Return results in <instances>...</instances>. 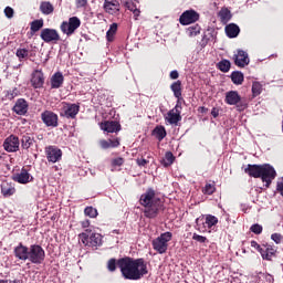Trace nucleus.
Here are the masks:
<instances>
[{
	"instance_id": "4d7b16f0",
	"label": "nucleus",
	"mask_w": 283,
	"mask_h": 283,
	"mask_svg": "<svg viewBox=\"0 0 283 283\" xmlns=\"http://www.w3.org/2000/svg\"><path fill=\"white\" fill-rule=\"evenodd\" d=\"M81 227L82 229H87L90 227V220H84V221H81Z\"/></svg>"
},
{
	"instance_id": "603ef678",
	"label": "nucleus",
	"mask_w": 283,
	"mask_h": 283,
	"mask_svg": "<svg viewBox=\"0 0 283 283\" xmlns=\"http://www.w3.org/2000/svg\"><path fill=\"white\" fill-rule=\"evenodd\" d=\"M271 238L275 242V244H280V242H282V234L280 233H273Z\"/></svg>"
},
{
	"instance_id": "39448f33",
	"label": "nucleus",
	"mask_w": 283,
	"mask_h": 283,
	"mask_svg": "<svg viewBox=\"0 0 283 283\" xmlns=\"http://www.w3.org/2000/svg\"><path fill=\"white\" fill-rule=\"evenodd\" d=\"M81 28V19L77 17H72L69 19V21H64L61 24V31L63 34H66V36H72L76 30Z\"/></svg>"
},
{
	"instance_id": "6e6552de",
	"label": "nucleus",
	"mask_w": 283,
	"mask_h": 283,
	"mask_svg": "<svg viewBox=\"0 0 283 283\" xmlns=\"http://www.w3.org/2000/svg\"><path fill=\"white\" fill-rule=\"evenodd\" d=\"M181 109H182V106L180 105V102L178 101L176 106L166 114L165 120L169 125H178V123H180V120H182V116L180 115Z\"/></svg>"
},
{
	"instance_id": "5701e85b",
	"label": "nucleus",
	"mask_w": 283,
	"mask_h": 283,
	"mask_svg": "<svg viewBox=\"0 0 283 283\" xmlns=\"http://www.w3.org/2000/svg\"><path fill=\"white\" fill-rule=\"evenodd\" d=\"M240 101H242V97L238 94V91H229L226 93V103L228 105H238Z\"/></svg>"
},
{
	"instance_id": "72a5a7b5",
	"label": "nucleus",
	"mask_w": 283,
	"mask_h": 283,
	"mask_svg": "<svg viewBox=\"0 0 283 283\" xmlns=\"http://www.w3.org/2000/svg\"><path fill=\"white\" fill-rule=\"evenodd\" d=\"M22 149H30L31 145H34V138L30 135L22 136L21 139Z\"/></svg>"
},
{
	"instance_id": "4be33fe9",
	"label": "nucleus",
	"mask_w": 283,
	"mask_h": 283,
	"mask_svg": "<svg viewBox=\"0 0 283 283\" xmlns=\"http://www.w3.org/2000/svg\"><path fill=\"white\" fill-rule=\"evenodd\" d=\"M80 109L81 106L77 104H66L64 106V116H66V118H76V114H78Z\"/></svg>"
},
{
	"instance_id": "f03ea898",
	"label": "nucleus",
	"mask_w": 283,
	"mask_h": 283,
	"mask_svg": "<svg viewBox=\"0 0 283 283\" xmlns=\"http://www.w3.org/2000/svg\"><path fill=\"white\" fill-rule=\"evenodd\" d=\"M139 202L144 207V216L146 218H157L163 203L160 198L156 197L154 189H148L140 196Z\"/></svg>"
},
{
	"instance_id": "49530a36",
	"label": "nucleus",
	"mask_w": 283,
	"mask_h": 283,
	"mask_svg": "<svg viewBox=\"0 0 283 283\" xmlns=\"http://www.w3.org/2000/svg\"><path fill=\"white\" fill-rule=\"evenodd\" d=\"M192 240H195L196 242H199L200 244H205V242H209V240H207V237H202L198 233H193Z\"/></svg>"
},
{
	"instance_id": "a878e982",
	"label": "nucleus",
	"mask_w": 283,
	"mask_h": 283,
	"mask_svg": "<svg viewBox=\"0 0 283 283\" xmlns=\"http://www.w3.org/2000/svg\"><path fill=\"white\" fill-rule=\"evenodd\" d=\"M63 73L57 72L55 73L52 77H51V87L52 90H59V87H61V85H63Z\"/></svg>"
},
{
	"instance_id": "a18cd8bd",
	"label": "nucleus",
	"mask_w": 283,
	"mask_h": 283,
	"mask_svg": "<svg viewBox=\"0 0 283 283\" xmlns=\"http://www.w3.org/2000/svg\"><path fill=\"white\" fill-rule=\"evenodd\" d=\"M15 54L18 59H28V54H30V51H28V49H18Z\"/></svg>"
},
{
	"instance_id": "9b49d317",
	"label": "nucleus",
	"mask_w": 283,
	"mask_h": 283,
	"mask_svg": "<svg viewBox=\"0 0 283 283\" xmlns=\"http://www.w3.org/2000/svg\"><path fill=\"white\" fill-rule=\"evenodd\" d=\"M41 118L46 125V127H57L59 126V115L52 113L51 111H45L41 114Z\"/></svg>"
},
{
	"instance_id": "58836bf2",
	"label": "nucleus",
	"mask_w": 283,
	"mask_h": 283,
	"mask_svg": "<svg viewBox=\"0 0 283 283\" xmlns=\"http://www.w3.org/2000/svg\"><path fill=\"white\" fill-rule=\"evenodd\" d=\"M186 32L188 36H198V34H200V25L195 24L192 27H189Z\"/></svg>"
},
{
	"instance_id": "052dcab7",
	"label": "nucleus",
	"mask_w": 283,
	"mask_h": 283,
	"mask_svg": "<svg viewBox=\"0 0 283 283\" xmlns=\"http://www.w3.org/2000/svg\"><path fill=\"white\" fill-rule=\"evenodd\" d=\"M263 260H271V255L269 253L262 254Z\"/></svg>"
},
{
	"instance_id": "0eeeda50",
	"label": "nucleus",
	"mask_w": 283,
	"mask_h": 283,
	"mask_svg": "<svg viewBox=\"0 0 283 283\" xmlns=\"http://www.w3.org/2000/svg\"><path fill=\"white\" fill-rule=\"evenodd\" d=\"M32 264H41L45 260V251L41 245H31L29 248V259Z\"/></svg>"
},
{
	"instance_id": "de8ad7c7",
	"label": "nucleus",
	"mask_w": 283,
	"mask_h": 283,
	"mask_svg": "<svg viewBox=\"0 0 283 283\" xmlns=\"http://www.w3.org/2000/svg\"><path fill=\"white\" fill-rule=\"evenodd\" d=\"M250 231H252V233H255V235H260V233H262V226L255 223L251 226Z\"/></svg>"
},
{
	"instance_id": "7c9ffc66",
	"label": "nucleus",
	"mask_w": 283,
	"mask_h": 283,
	"mask_svg": "<svg viewBox=\"0 0 283 283\" xmlns=\"http://www.w3.org/2000/svg\"><path fill=\"white\" fill-rule=\"evenodd\" d=\"M40 12H42V14H52V12H54V6L51 4L50 1H42L40 3Z\"/></svg>"
},
{
	"instance_id": "2eb2a0df",
	"label": "nucleus",
	"mask_w": 283,
	"mask_h": 283,
	"mask_svg": "<svg viewBox=\"0 0 283 283\" xmlns=\"http://www.w3.org/2000/svg\"><path fill=\"white\" fill-rule=\"evenodd\" d=\"M249 64V53L242 50H239L234 55V65L238 67H247Z\"/></svg>"
},
{
	"instance_id": "5fc2aeb1",
	"label": "nucleus",
	"mask_w": 283,
	"mask_h": 283,
	"mask_svg": "<svg viewBox=\"0 0 283 283\" xmlns=\"http://www.w3.org/2000/svg\"><path fill=\"white\" fill-rule=\"evenodd\" d=\"M251 247L252 249H255L256 251H260V253H262V248L255 241H251Z\"/></svg>"
},
{
	"instance_id": "e2e57ef3",
	"label": "nucleus",
	"mask_w": 283,
	"mask_h": 283,
	"mask_svg": "<svg viewBox=\"0 0 283 283\" xmlns=\"http://www.w3.org/2000/svg\"><path fill=\"white\" fill-rule=\"evenodd\" d=\"M200 220H201V219H197V220H196L197 227H200Z\"/></svg>"
},
{
	"instance_id": "f8f14e48",
	"label": "nucleus",
	"mask_w": 283,
	"mask_h": 283,
	"mask_svg": "<svg viewBox=\"0 0 283 283\" xmlns=\"http://www.w3.org/2000/svg\"><path fill=\"white\" fill-rule=\"evenodd\" d=\"M19 145H20L19 137L14 135H10L4 139L3 149H6L9 153L19 151Z\"/></svg>"
},
{
	"instance_id": "6e6d98bb",
	"label": "nucleus",
	"mask_w": 283,
	"mask_h": 283,
	"mask_svg": "<svg viewBox=\"0 0 283 283\" xmlns=\"http://www.w3.org/2000/svg\"><path fill=\"white\" fill-rule=\"evenodd\" d=\"M178 76H180V75L178 74V71H171V72H170V78H172V81H176V78H178Z\"/></svg>"
},
{
	"instance_id": "aec40b11",
	"label": "nucleus",
	"mask_w": 283,
	"mask_h": 283,
	"mask_svg": "<svg viewBox=\"0 0 283 283\" xmlns=\"http://www.w3.org/2000/svg\"><path fill=\"white\" fill-rule=\"evenodd\" d=\"M13 112L19 116H25L28 114V102L23 98L18 99L13 106Z\"/></svg>"
},
{
	"instance_id": "1a4fd4ad",
	"label": "nucleus",
	"mask_w": 283,
	"mask_h": 283,
	"mask_svg": "<svg viewBox=\"0 0 283 283\" xmlns=\"http://www.w3.org/2000/svg\"><path fill=\"white\" fill-rule=\"evenodd\" d=\"M200 19V13L197 12L196 10H187L185 11L180 18H179V23L181 25H191V23H196Z\"/></svg>"
},
{
	"instance_id": "f257e3e1",
	"label": "nucleus",
	"mask_w": 283,
	"mask_h": 283,
	"mask_svg": "<svg viewBox=\"0 0 283 283\" xmlns=\"http://www.w3.org/2000/svg\"><path fill=\"white\" fill-rule=\"evenodd\" d=\"M117 266L124 280H142L148 273L145 259L122 258L117 261Z\"/></svg>"
},
{
	"instance_id": "37998d69",
	"label": "nucleus",
	"mask_w": 283,
	"mask_h": 283,
	"mask_svg": "<svg viewBox=\"0 0 283 283\" xmlns=\"http://www.w3.org/2000/svg\"><path fill=\"white\" fill-rule=\"evenodd\" d=\"M202 192L207 196H211L216 192V186L213 184H207L202 189Z\"/></svg>"
},
{
	"instance_id": "412c9836",
	"label": "nucleus",
	"mask_w": 283,
	"mask_h": 283,
	"mask_svg": "<svg viewBox=\"0 0 283 283\" xmlns=\"http://www.w3.org/2000/svg\"><path fill=\"white\" fill-rule=\"evenodd\" d=\"M244 171L251 178H260L262 176V165H251L249 164Z\"/></svg>"
},
{
	"instance_id": "2f4dec72",
	"label": "nucleus",
	"mask_w": 283,
	"mask_h": 283,
	"mask_svg": "<svg viewBox=\"0 0 283 283\" xmlns=\"http://www.w3.org/2000/svg\"><path fill=\"white\" fill-rule=\"evenodd\" d=\"M231 81L234 85H242V83H244V74L240 71H234L231 74Z\"/></svg>"
},
{
	"instance_id": "ddd939ff",
	"label": "nucleus",
	"mask_w": 283,
	"mask_h": 283,
	"mask_svg": "<svg viewBox=\"0 0 283 283\" xmlns=\"http://www.w3.org/2000/svg\"><path fill=\"white\" fill-rule=\"evenodd\" d=\"M45 154L49 163H59V160L63 156V151L59 149L56 146L46 147Z\"/></svg>"
},
{
	"instance_id": "4c0bfd02",
	"label": "nucleus",
	"mask_w": 283,
	"mask_h": 283,
	"mask_svg": "<svg viewBox=\"0 0 283 283\" xmlns=\"http://www.w3.org/2000/svg\"><path fill=\"white\" fill-rule=\"evenodd\" d=\"M117 31H118V24L117 23L111 24L109 30L106 33L107 41H114V34H116Z\"/></svg>"
},
{
	"instance_id": "f3484780",
	"label": "nucleus",
	"mask_w": 283,
	"mask_h": 283,
	"mask_svg": "<svg viewBox=\"0 0 283 283\" xmlns=\"http://www.w3.org/2000/svg\"><path fill=\"white\" fill-rule=\"evenodd\" d=\"M45 83V78L43 77V72L41 71H35L32 74L31 77V85L35 88L39 90L41 87H43V84Z\"/></svg>"
},
{
	"instance_id": "7ed1b4c3",
	"label": "nucleus",
	"mask_w": 283,
	"mask_h": 283,
	"mask_svg": "<svg viewBox=\"0 0 283 283\" xmlns=\"http://www.w3.org/2000/svg\"><path fill=\"white\" fill-rule=\"evenodd\" d=\"M78 239L84 247H101L103 243V237L99 233L92 232L90 229H86L84 232L80 233Z\"/></svg>"
},
{
	"instance_id": "473e14b6",
	"label": "nucleus",
	"mask_w": 283,
	"mask_h": 283,
	"mask_svg": "<svg viewBox=\"0 0 283 283\" xmlns=\"http://www.w3.org/2000/svg\"><path fill=\"white\" fill-rule=\"evenodd\" d=\"M126 8L127 10L133 12L135 19H138V17H140V9H138V4L136 2H133V1L126 2Z\"/></svg>"
},
{
	"instance_id": "c03bdc74",
	"label": "nucleus",
	"mask_w": 283,
	"mask_h": 283,
	"mask_svg": "<svg viewBox=\"0 0 283 283\" xmlns=\"http://www.w3.org/2000/svg\"><path fill=\"white\" fill-rule=\"evenodd\" d=\"M252 93L254 96H260V94H262V84H260V82H254L252 84Z\"/></svg>"
},
{
	"instance_id": "9d476101",
	"label": "nucleus",
	"mask_w": 283,
	"mask_h": 283,
	"mask_svg": "<svg viewBox=\"0 0 283 283\" xmlns=\"http://www.w3.org/2000/svg\"><path fill=\"white\" fill-rule=\"evenodd\" d=\"M40 38L44 43H52V41H61V35L54 29H43L41 31Z\"/></svg>"
},
{
	"instance_id": "13d9d810",
	"label": "nucleus",
	"mask_w": 283,
	"mask_h": 283,
	"mask_svg": "<svg viewBox=\"0 0 283 283\" xmlns=\"http://www.w3.org/2000/svg\"><path fill=\"white\" fill-rule=\"evenodd\" d=\"M137 165H139V167H145V165H147V159H137Z\"/></svg>"
},
{
	"instance_id": "09e8293b",
	"label": "nucleus",
	"mask_w": 283,
	"mask_h": 283,
	"mask_svg": "<svg viewBox=\"0 0 283 283\" xmlns=\"http://www.w3.org/2000/svg\"><path fill=\"white\" fill-rule=\"evenodd\" d=\"M107 269H108V271H111V272L116 271V259H111V260H108V262H107Z\"/></svg>"
},
{
	"instance_id": "bb28decb",
	"label": "nucleus",
	"mask_w": 283,
	"mask_h": 283,
	"mask_svg": "<svg viewBox=\"0 0 283 283\" xmlns=\"http://www.w3.org/2000/svg\"><path fill=\"white\" fill-rule=\"evenodd\" d=\"M202 224L203 229L201 231H207V229H211V227H216V224H218V219L213 214H207Z\"/></svg>"
},
{
	"instance_id": "864d4df0",
	"label": "nucleus",
	"mask_w": 283,
	"mask_h": 283,
	"mask_svg": "<svg viewBox=\"0 0 283 283\" xmlns=\"http://www.w3.org/2000/svg\"><path fill=\"white\" fill-rule=\"evenodd\" d=\"M87 0H76V8H85Z\"/></svg>"
},
{
	"instance_id": "20e7f679",
	"label": "nucleus",
	"mask_w": 283,
	"mask_h": 283,
	"mask_svg": "<svg viewBox=\"0 0 283 283\" xmlns=\"http://www.w3.org/2000/svg\"><path fill=\"white\" fill-rule=\"evenodd\" d=\"M171 240V232H165L157 239L153 240V248L158 253H167L168 242Z\"/></svg>"
},
{
	"instance_id": "c9c22d12",
	"label": "nucleus",
	"mask_w": 283,
	"mask_h": 283,
	"mask_svg": "<svg viewBox=\"0 0 283 283\" xmlns=\"http://www.w3.org/2000/svg\"><path fill=\"white\" fill-rule=\"evenodd\" d=\"M176 160V157L174 156V153L167 151L165 154V158L163 160L164 167H169L174 165V161Z\"/></svg>"
},
{
	"instance_id": "3c124183",
	"label": "nucleus",
	"mask_w": 283,
	"mask_h": 283,
	"mask_svg": "<svg viewBox=\"0 0 283 283\" xmlns=\"http://www.w3.org/2000/svg\"><path fill=\"white\" fill-rule=\"evenodd\" d=\"M4 14L8 19H12L14 17V9L7 7L4 9Z\"/></svg>"
},
{
	"instance_id": "f704fd0d",
	"label": "nucleus",
	"mask_w": 283,
	"mask_h": 283,
	"mask_svg": "<svg viewBox=\"0 0 283 283\" xmlns=\"http://www.w3.org/2000/svg\"><path fill=\"white\" fill-rule=\"evenodd\" d=\"M154 135L158 140H163L167 136V130L165 129V126H157L154 129Z\"/></svg>"
},
{
	"instance_id": "4468645a",
	"label": "nucleus",
	"mask_w": 283,
	"mask_h": 283,
	"mask_svg": "<svg viewBox=\"0 0 283 283\" xmlns=\"http://www.w3.org/2000/svg\"><path fill=\"white\" fill-rule=\"evenodd\" d=\"M99 127L103 132H107V134H116L120 132V124L116 120H105L99 123Z\"/></svg>"
},
{
	"instance_id": "b1692460",
	"label": "nucleus",
	"mask_w": 283,
	"mask_h": 283,
	"mask_svg": "<svg viewBox=\"0 0 283 283\" xmlns=\"http://www.w3.org/2000/svg\"><path fill=\"white\" fill-rule=\"evenodd\" d=\"M15 191L17 189L14 188V186L9 184L8 181H3L1 184V193L2 196H4V198H10V196H14Z\"/></svg>"
},
{
	"instance_id": "bf43d9fd",
	"label": "nucleus",
	"mask_w": 283,
	"mask_h": 283,
	"mask_svg": "<svg viewBox=\"0 0 283 283\" xmlns=\"http://www.w3.org/2000/svg\"><path fill=\"white\" fill-rule=\"evenodd\" d=\"M211 115L213 116V118H218V116H219L218 109L213 108L211 111Z\"/></svg>"
},
{
	"instance_id": "423d86ee",
	"label": "nucleus",
	"mask_w": 283,
	"mask_h": 283,
	"mask_svg": "<svg viewBox=\"0 0 283 283\" xmlns=\"http://www.w3.org/2000/svg\"><path fill=\"white\" fill-rule=\"evenodd\" d=\"M275 176H277V172H275V168H273L269 164L262 165L260 178L262 179V182H265V187L268 189L271 187V182L275 180Z\"/></svg>"
},
{
	"instance_id": "393cba45",
	"label": "nucleus",
	"mask_w": 283,
	"mask_h": 283,
	"mask_svg": "<svg viewBox=\"0 0 283 283\" xmlns=\"http://www.w3.org/2000/svg\"><path fill=\"white\" fill-rule=\"evenodd\" d=\"M226 34L229 39H235L240 34V27L235 23H230L226 25Z\"/></svg>"
},
{
	"instance_id": "a211bd4d",
	"label": "nucleus",
	"mask_w": 283,
	"mask_h": 283,
	"mask_svg": "<svg viewBox=\"0 0 283 283\" xmlns=\"http://www.w3.org/2000/svg\"><path fill=\"white\" fill-rule=\"evenodd\" d=\"M14 255L18 260H28L30 255V248L20 243L18 247L14 248Z\"/></svg>"
},
{
	"instance_id": "a19ab883",
	"label": "nucleus",
	"mask_w": 283,
	"mask_h": 283,
	"mask_svg": "<svg viewBox=\"0 0 283 283\" xmlns=\"http://www.w3.org/2000/svg\"><path fill=\"white\" fill-rule=\"evenodd\" d=\"M43 28V20H34L31 22V32H39Z\"/></svg>"
},
{
	"instance_id": "e433bc0d",
	"label": "nucleus",
	"mask_w": 283,
	"mask_h": 283,
	"mask_svg": "<svg viewBox=\"0 0 283 283\" xmlns=\"http://www.w3.org/2000/svg\"><path fill=\"white\" fill-rule=\"evenodd\" d=\"M255 282L256 283H273V276H271L269 274L260 273L255 277Z\"/></svg>"
},
{
	"instance_id": "ea45409f",
	"label": "nucleus",
	"mask_w": 283,
	"mask_h": 283,
	"mask_svg": "<svg viewBox=\"0 0 283 283\" xmlns=\"http://www.w3.org/2000/svg\"><path fill=\"white\" fill-rule=\"evenodd\" d=\"M218 67L221 72H229V70H231V62L229 60H223L219 62Z\"/></svg>"
},
{
	"instance_id": "8fccbe9b",
	"label": "nucleus",
	"mask_w": 283,
	"mask_h": 283,
	"mask_svg": "<svg viewBox=\"0 0 283 283\" xmlns=\"http://www.w3.org/2000/svg\"><path fill=\"white\" fill-rule=\"evenodd\" d=\"M124 163H125V159H123L122 157H117V158L112 160L113 167H122V165Z\"/></svg>"
},
{
	"instance_id": "c756f323",
	"label": "nucleus",
	"mask_w": 283,
	"mask_h": 283,
	"mask_svg": "<svg viewBox=\"0 0 283 283\" xmlns=\"http://www.w3.org/2000/svg\"><path fill=\"white\" fill-rule=\"evenodd\" d=\"M99 145L102 147V149H109V148H114V147H118L120 145V142L118 139H102L99 142Z\"/></svg>"
},
{
	"instance_id": "c85d7f7f",
	"label": "nucleus",
	"mask_w": 283,
	"mask_h": 283,
	"mask_svg": "<svg viewBox=\"0 0 283 283\" xmlns=\"http://www.w3.org/2000/svg\"><path fill=\"white\" fill-rule=\"evenodd\" d=\"M171 92H174L175 98H181L182 97V82L177 81L171 84L170 86Z\"/></svg>"
},
{
	"instance_id": "cd10ccee",
	"label": "nucleus",
	"mask_w": 283,
	"mask_h": 283,
	"mask_svg": "<svg viewBox=\"0 0 283 283\" xmlns=\"http://www.w3.org/2000/svg\"><path fill=\"white\" fill-rule=\"evenodd\" d=\"M218 17L221 21V23H223L224 25H227V23H229L231 21V11L228 8H222L219 13Z\"/></svg>"
},
{
	"instance_id": "dca6fc26",
	"label": "nucleus",
	"mask_w": 283,
	"mask_h": 283,
	"mask_svg": "<svg viewBox=\"0 0 283 283\" xmlns=\"http://www.w3.org/2000/svg\"><path fill=\"white\" fill-rule=\"evenodd\" d=\"M104 10L108 14H118V12L120 11V3H118L117 0H105Z\"/></svg>"
},
{
	"instance_id": "79ce46f5",
	"label": "nucleus",
	"mask_w": 283,
	"mask_h": 283,
	"mask_svg": "<svg viewBox=\"0 0 283 283\" xmlns=\"http://www.w3.org/2000/svg\"><path fill=\"white\" fill-rule=\"evenodd\" d=\"M84 213L85 216H88V218H96V216H98V210L94 207H86Z\"/></svg>"
},
{
	"instance_id": "6ab92c4d",
	"label": "nucleus",
	"mask_w": 283,
	"mask_h": 283,
	"mask_svg": "<svg viewBox=\"0 0 283 283\" xmlns=\"http://www.w3.org/2000/svg\"><path fill=\"white\" fill-rule=\"evenodd\" d=\"M13 180L20 185H28V182H32V177L28 170L22 169L19 174L13 176Z\"/></svg>"
},
{
	"instance_id": "680f3d73",
	"label": "nucleus",
	"mask_w": 283,
	"mask_h": 283,
	"mask_svg": "<svg viewBox=\"0 0 283 283\" xmlns=\"http://www.w3.org/2000/svg\"><path fill=\"white\" fill-rule=\"evenodd\" d=\"M237 107H238V109H240V111H242V109H247V104H243V105H241V106H240V105H238Z\"/></svg>"
}]
</instances>
